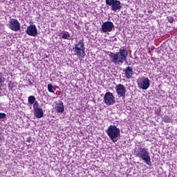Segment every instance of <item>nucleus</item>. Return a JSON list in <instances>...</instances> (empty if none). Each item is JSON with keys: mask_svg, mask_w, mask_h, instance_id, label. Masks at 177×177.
<instances>
[{"mask_svg": "<svg viewBox=\"0 0 177 177\" xmlns=\"http://www.w3.org/2000/svg\"><path fill=\"white\" fill-rule=\"evenodd\" d=\"M162 121L166 123L172 122V118L168 115H166L162 118Z\"/></svg>", "mask_w": 177, "mask_h": 177, "instance_id": "obj_16", "label": "nucleus"}, {"mask_svg": "<svg viewBox=\"0 0 177 177\" xmlns=\"http://www.w3.org/2000/svg\"><path fill=\"white\" fill-rule=\"evenodd\" d=\"M48 91L50 93H55V91H56V88L52 85V84H48Z\"/></svg>", "mask_w": 177, "mask_h": 177, "instance_id": "obj_18", "label": "nucleus"}, {"mask_svg": "<svg viewBox=\"0 0 177 177\" xmlns=\"http://www.w3.org/2000/svg\"><path fill=\"white\" fill-rule=\"evenodd\" d=\"M28 103H30V104H35V102H37V101L35 100V97L33 95H30L28 97Z\"/></svg>", "mask_w": 177, "mask_h": 177, "instance_id": "obj_17", "label": "nucleus"}, {"mask_svg": "<svg viewBox=\"0 0 177 177\" xmlns=\"http://www.w3.org/2000/svg\"><path fill=\"white\" fill-rule=\"evenodd\" d=\"M2 82V78L0 77V84Z\"/></svg>", "mask_w": 177, "mask_h": 177, "instance_id": "obj_23", "label": "nucleus"}, {"mask_svg": "<svg viewBox=\"0 0 177 177\" xmlns=\"http://www.w3.org/2000/svg\"><path fill=\"white\" fill-rule=\"evenodd\" d=\"M26 142H28V143H31V138H27Z\"/></svg>", "mask_w": 177, "mask_h": 177, "instance_id": "obj_22", "label": "nucleus"}, {"mask_svg": "<svg viewBox=\"0 0 177 177\" xmlns=\"http://www.w3.org/2000/svg\"><path fill=\"white\" fill-rule=\"evenodd\" d=\"M73 49L78 59H81L85 57V44H84V40H80Z\"/></svg>", "mask_w": 177, "mask_h": 177, "instance_id": "obj_4", "label": "nucleus"}, {"mask_svg": "<svg viewBox=\"0 0 177 177\" xmlns=\"http://www.w3.org/2000/svg\"><path fill=\"white\" fill-rule=\"evenodd\" d=\"M2 140V138L1 137V136H0V140Z\"/></svg>", "mask_w": 177, "mask_h": 177, "instance_id": "obj_24", "label": "nucleus"}, {"mask_svg": "<svg viewBox=\"0 0 177 177\" xmlns=\"http://www.w3.org/2000/svg\"><path fill=\"white\" fill-rule=\"evenodd\" d=\"M125 73L126 77L127 80H129L133 75V68L131 66H127L125 69L123 70Z\"/></svg>", "mask_w": 177, "mask_h": 177, "instance_id": "obj_13", "label": "nucleus"}, {"mask_svg": "<svg viewBox=\"0 0 177 177\" xmlns=\"http://www.w3.org/2000/svg\"><path fill=\"white\" fill-rule=\"evenodd\" d=\"M34 115L36 118H42L44 117V110L42 108L39 107V104L38 102H36L33 104Z\"/></svg>", "mask_w": 177, "mask_h": 177, "instance_id": "obj_8", "label": "nucleus"}, {"mask_svg": "<svg viewBox=\"0 0 177 177\" xmlns=\"http://www.w3.org/2000/svg\"><path fill=\"white\" fill-rule=\"evenodd\" d=\"M120 129L114 125H110L106 130V133L108 135L109 138L115 143L118 140V136L120 135Z\"/></svg>", "mask_w": 177, "mask_h": 177, "instance_id": "obj_3", "label": "nucleus"}, {"mask_svg": "<svg viewBox=\"0 0 177 177\" xmlns=\"http://www.w3.org/2000/svg\"><path fill=\"white\" fill-rule=\"evenodd\" d=\"M116 92L119 97H125V93H127V88L124 84H118L116 86Z\"/></svg>", "mask_w": 177, "mask_h": 177, "instance_id": "obj_12", "label": "nucleus"}, {"mask_svg": "<svg viewBox=\"0 0 177 177\" xmlns=\"http://www.w3.org/2000/svg\"><path fill=\"white\" fill-rule=\"evenodd\" d=\"M26 32L30 37H37L38 35V29H37L35 25L31 24L27 28Z\"/></svg>", "mask_w": 177, "mask_h": 177, "instance_id": "obj_11", "label": "nucleus"}, {"mask_svg": "<svg viewBox=\"0 0 177 177\" xmlns=\"http://www.w3.org/2000/svg\"><path fill=\"white\" fill-rule=\"evenodd\" d=\"M136 157H138L147 164V165H151V158H150V153L149 151L143 147L138 148L136 151Z\"/></svg>", "mask_w": 177, "mask_h": 177, "instance_id": "obj_2", "label": "nucleus"}, {"mask_svg": "<svg viewBox=\"0 0 177 177\" xmlns=\"http://www.w3.org/2000/svg\"><path fill=\"white\" fill-rule=\"evenodd\" d=\"M104 103L107 106H113L115 104V97L113 95V93L107 92L104 96Z\"/></svg>", "mask_w": 177, "mask_h": 177, "instance_id": "obj_7", "label": "nucleus"}, {"mask_svg": "<svg viewBox=\"0 0 177 177\" xmlns=\"http://www.w3.org/2000/svg\"><path fill=\"white\" fill-rule=\"evenodd\" d=\"M61 35L62 39H71V35L68 32H63Z\"/></svg>", "mask_w": 177, "mask_h": 177, "instance_id": "obj_15", "label": "nucleus"}, {"mask_svg": "<svg viewBox=\"0 0 177 177\" xmlns=\"http://www.w3.org/2000/svg\"><path fill=\"white\" fill-rule=\"evenodd\" d=\"M103 32H111L114 30V24L111 21H105L102 24L101 26Z\"/></svg>", "mask_w": 177, "mask_h": 177, "instance_id": "obj_9", "label": "nucleus"}, {"mask_svg": "<svg viewBox=\"0 0 177 177\" xmlns=\"http://www.w3.org/2000/svg\"><path fill=\"white\" fill-rule=\"evenodd\" d=\"M6 114L3 113H0V120L2 118H6Z\"/></svg>", "mask_w": 177, "mask_h": 177, "instance_id": "obj_21", "label": "nucleus"}, {"mask_svg": "<svg viewBox=\"0 0 177 177\" xmlns=\"http://www.w3.org/2000/svg\"><path fill=\"white\" fill-rule=\"evenodd\" d=\"M55 110L59 113H64V104L63 101H59V103L56 104Z\"/></svg>", "mask_w": 177, "mask_h": 177, "instance_id": "obj_14", "label": "nucleus"}, {"mask_svg": "<svg viewBox=\"0 0 177 177\" xmlns=\"http://www.w3.org/2000/svg\"><path fill=\"white\" fill-rule=\"evenodd\" d=\"M16 86V85L15 84V83L13 82H10L8 84V88L10 89L11 91H13V89H15V87Z\"/></svg>", "mask_w": 177, "mask_h": 177, "instance_id": "obj_19", "label": "nucleus"}, {"mask_svg": "<svg viewBox=\"0 0 177 177\" xmlns=\"http://www.w3.org/2000/svg\"><path fill=\"white\" fill-rule=\"evenodd\" d=\"M169 23H174V21H175V18L171 16H169L167 17Z\"/></svg>", "mask_w": 177, "mask_h": 177, "instance_id": "obj_20", "label": "nucleus"}, {"mask_svg": "<svg viewBox=\"0 0 177 177\" xmlns=\"http://www.w3.org/2000/svg\"><path fill=\"white\" fill-rule=\"evenodd\" d=\"M107 55L115 66H122L125 60H127V57H128V50L127 47H121L119 49V52H108Z\"/></svg>", "mask_w": 177, "mask_h": 177, "instance_id": "obj_1", "label": "nucleus"}, {"mask_svg": "<svg viewBox=\"0 0 177 177\" xmlns=\"http://www.w3.org/2000/svg\"><path fill=\"white\" fill-rule=\"evenodd\" d=\"M9 24V28L12 30V31H19L21 25L19 20L16 19H11Z\"/></svg>", "mask_w": 177, "mask_h": 177, "instance_id": "obj_10", "label": "nucleus"}, {"mask_svg": "<svg viewBox=\"0 0 177 177\" xmlns=\"http://www.w3.org/2000/svg\"><path fill=\"white\" fill-rule=\"evenodd\" d=\"M105 2L106 5L111 6V9L113 12H120V10L122 9L121 1L118 0H106Z\"/></svg>", "mask_w": 177, "mask_h": 177, "instance_id": "obj_5", "label": "nucleus"}, {"mask_svg": "<svg viewBox=\"0 0 177 177\" xmlns=\"http://www.w3.org/2000/svg\"><path fill=\"white\" fill-rule=\"evenodd\" d=\"M138 87L143 91H146L150 88V80L147 77H142L137 80Z\"/></svg>", "mask_w": 177, "mask_h": 177, "instance_id": "obj_6", "label": "nucleus"}]
</instances>
